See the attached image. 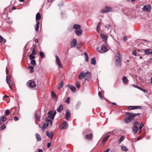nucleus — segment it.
Here are the masks:
<instances>
[{
    "mask_svg": "<svg viewBox=\"0 0 152 152\" xmlns=\"http://www.w3.org/2000/svg\"><path fill=\"white\" fill-rule=\"evenodd\" d=\"M41 18V16L39 12L37 13L36 16V22H39V20H40Z\"/></svg>",
    "mask_w": 152,
    "mask_h": 152,
    "instance_id": "dca6fc26",
    "label": "nucleus"
},
{
    "mask_svg": "<svg viewBox=\"0 0 152 152\" xmlns=\"http://www.w3.org/2000/svg\"><path fill=\"white\" fill-rule=\"evenodd\" d=\"M127 1L128 2H134L135 1V0H127Z\"/></svg>",
    "mask_w": 152,
    "mask_h": 152,
    "instance_id": "69168bd1",
    "label": "nucleus"
},
{
    "mask_svg": "<svg viewBox=\"0 0 152 152\" xmlns=\"http://www.w3.org/2000/svg\"><path fill=\"white\" fill-rule=\"evenodd\" d=\"M71 115V113L70 111L67 110L66 111V115L65 116V118L67 120H68L69 119V118L70 116Z\"/></svg>",
    "mask_w": 152,
    "mask_h": 152,
    "instance_id": "f8f14e48",
    "label": "nucleus"
},
{
    "mask_svg": "<svg viewBox=\"0 0 152 152\" xmlns=\"http://www.w3.org/2000/svg\"><path fill=\"white\" fill-rule=\"evenodd\" d=\"M107 39H104L103 42H102V43H107Z\"/></svg>",
    "mask_w": 152,
    "mask_h": 152,
    "instance_id": "4d7b16f0",
    "label": "nucleus"
},
{
    "mask_svg": "<svg viewBox=\"0 0 152 152\" xmlns=\"http://www.w3.org/2000/svg\"><path fill=\"white\" fill-rule=\"evenodd\" d=\"M52 112L50 111H49L48 113V116L50 117V118H51L52 119H53L54 118V116H53V114H52Z\"/></svg>",
    "mask_w": 152,
    "mask_h": 152,
    "instance_id": "a878e982",
    "label": "nucleus"
},
{
    "mask_svg": "<svg viewBox=\"0 0 152 152\" xmlns=\"http://www.w3.org/2000/svg\"><path fill=\"white\" fill-rule=\"evenodd\" d=\"M96 63V61L95 57H94L91 59V64L93 65H95Z\"/></svg>",
    "mask_w": 152,
    "mask_h": 152,
    "instance_id": "c756f323",
    "label": "nucleus"
},
{
    "mask_svg": "<svg viewBox=\"0 0 152 152\" xmlns=\"http://www.w3.org/2000/svg\"><path fill=\"white\" fill-rule=\"evenodd\" d=\"M144 53L145 55L152 54V50L150 49H146L145 50Z\"/></svg>",
    "mask_w": 152,
    "mask_h": 152,
    "instance_id": "ddd939ff",
    "label": "nucleus"
},
{
    "mask_svg": "<svg viewBox=\"0 0 152 152\" xmlns=\"http://www.w3.org/2000/svg\"><path fill=\"white\" fill-rule=\"evenodd\" d=\"M132 113H129V112H126L125 113V115H129L130 114H131Z\"/></svg>",
    "mask_w": 152,
    "mask_h": 152,
    "instance_id": "e2e57ef3",
    "label": "nucleus"
},
{
    "mask_svg": "<svg viewBox=\"0 0 152 152\" xmlns=\"http://www.w3.org/2000/svg\"><path fill=\"white\" fill-rule=\"evenodd\" d=\"M9 76H6V81L7 83L9 84H10V82H11V76H10L9 77Z\"/></svg>",
    "mask_w": 152,
    "mask_h": 152,
    "instance_id": "4be33fe9",
    "label": "nucleus"
},
{
    "mask_svg": "<svg viewBox=\"0 0 152 152\" xmlns=\"http://www.w3.org/2000/svg\"><path fill=\"white\" fill-rule=\"evenodd\" d=\"M28 86L30 88H34L36 86L35 82L32 80L28 81L27 83Z\"/></svg>",
    "mask_w": 152,
    "mask_h": 152,
    "instance_id": "20e7f679",
    "label": "nucleus"
},
{
    "mask_svg": "<svg viewBox=\"0 0 152 152\" xmlns=\"http://www.w3.org/2000/svg\"><path fill=\"white\" fill-rule=\"evenodd\" d=\"M7 120V118L4 116H1L0 118V120L2 121L3 122H4Z\"/></svg>",
    "mask_w": 152,
    "mask_h": 152,
    "instance_id": "cd10ccee",
    "label": "nucleus"
},
{
    "mask_svg": "<svg viewBox=\"0 0 152 152\" xmlns=\"http://www.w3.org/2000/svg\"><path fill=\"white\" fill-rule=\"evenodd\" d=\"M75 85L78 88H79L80 85V82H76L75 83Z\"/></svg>",
    "mask_w": 152,
    "mask_h": 152,
    "instance_id": "c03bdc74",
    "label": "nucleus"
},
{
    "mask_svg": "<svg viewBox=\"0 0 152 152\" xmlns=\"http://www.w3.org/2000/svg\"><path fill=\"white\" fill-rule=\"evenodd\" d=\"M135 87L137 88L138 89H139L140 90H141V89H142V88L137 86H136V85H133Z\"/></svg>",
    "mask_w": 152,
    "mask_h": 152,
    "instance_id": "680f3d73",
    "label": "nucleus"
},
{
    "mask_svg": "<svg viewBox=\"0 0 152 152\" xmlns=\"http://www.w3.org/2000/svg\"><path fill=\"white\" fill-rule=\"evenodd\" d=\"M10 114V110H6L5 112V115L6 116Z\"/></svg>",
    "mask_w": 152,
    "mask_h": 152,
    "instance_id": "a18cd8bd",
    "label": "nucleus"
},
{
    "mask_svg": "<svg viewBox=\"0 0 152 152\" xmlns=\"http://www.w3.org/2000/svg\"><path fill=\"white\" fill-rule=\"evenodd\" d=\"M80 26L78 24H75L73 26V29H75L76 30L80 29Z\"/></svg>",
    "mask_w": 152,
    "mask_h": 152,
    "instance_id": "412c9836",
    "label": "nucleus"
},
{
    "mask_svg": "<svg viewBox=\"0 0 152 152\" xmlns=\"http://www.w3.org/2000/svg\"><path fill=\"white\" fill-rule=\"evenodd\" d=\"M33 55H36V53L35 51V49L34 48L32 51V54Z\"/></svg>",
    "mask_w": 152,
    "mask_h": 152,
    "instance_id": "09e8293b",
    "label": "nucleus"
},
{
    "mask_svg": "<svg viewBox=\"0 0 152 152\" xmlns=\"http://www.w3.org/2000/svg\"><path fill=\"white\" fill-rule=\"evenodd\" d=\"M132 53L134 56H136L137 55V53L136 51V50H133L132 52Z\"/></svg>",
    "mask_w": 152,
    "mask_h": 152,
    "instance_id": "13d9d810",
    "label": "nucleus"
},
{
    "mask_svg": "<svg viewBox=\"0 0 152 152\" xmlns=\"http://www.w3.org/2000/svg\"><path fill=\"white\" fill-rule=\"evenodd\" d=\"M113 11L112 9L108 6H106L105 8L101 10L102 13H106Z\"/></svg>",
    "mask_w": 152,
    "mask_h": 152,
    "instance_id": "39448f33",
    "label": "nucleus"
},
{
    "mask_svg": "<svg viewBox=\"0 0 152 152\" xmlns=\"http://www.w3.org/2000/svg\"><path fill=\"white\" fill-rule=\"evenodd\" d=\"M132 120L130 119L129 117L128 116L126 117L124 119V121L126 123H130Z\"/></svg>",
    "mask_w": 152,
    "mask_h": 152,
    "instance_id": "b1692460",
    "label": "nucleus"
},
{
    "mask_svg": "<svg viewBox=\"0 0 152 152\" xmlns=\"http://www.w3.org/2000/svg\"><path fill=\"white\" fill-rule=\"evenodd\" d=\"M77 41L76 39H73L71 42V47L73 48L75 47L77 44Z\"/></svg>",
    "mask_w": 152,
    "mask_h": 152,
    "instance_id": "9d476101",
    "label": "nucleus"
},
{
    "mask_svg": "<svg viewBox=\"0 0 152 152\" xmlns=\"http://www.w3.org/2000/svg\"><path fill=\"white\" fill-rule=\"evenodd\" d=\"M51 146V142H49L48 143L47 147L49 148Z\"/></svg>",
    "mask_w": 152,
    "mask_h": 152,
    "instance_id": "338daca9",
    "label": "nucleus"
},
{
    "mask_svg": "<svg viewBox=\"0 0 152 152\" xmlns=\"http://www.w3.org/2000/svg\"><path fill=\"white\" fill-rule=\"evenodd\" d=\"M84 55L85 56V60L86 61H88V55L86 52H84Z\"/></svg>",
    "mask_w": 152,
    "mask_h": 152,
    "instance_id": "72a5a7b5",
    "label": "nucleus"
},
{
    "mask_svg": "<svg viewBox=\"0 0 152 152\" xmlns=\"http://www.w3.org/2000/svg\"><path fill=\"white\" fill-rule=\"evenodd\" d=\"M66 86H68L69 88L71 89L72 92H75L76 91V88L75 86L70 85H68Z\"/></svg>",
    "mask_w": 152,
    "mask_h": 152,
    "instance_id": "9b49d317",
    "label": "nucleus"
},
{
    "mask_svg": "<svg viewBox=\"0 0 152 152\" xmlns=\"http://www.w3.org/2000/svg\"><path fill=\"white\" fill-rule=\"evenodd\" d=\"M125 139V137L124 136H122L120 139L119 140L118 142L119 143H120L122 142Z\"/></svg>",
    "mask_w": 152,
    "mask_h": 152,
    "instance_id": "473e14b6",
    "label": "nucleus"
},
{
    "mask_svg": "<svg viewBox=\"0 0 152 152\" xmlns=\"http://www.w3.org/2000/svg\"><path fill=\"white\" fill-rule=\"evenodd\" d=\"M31 64L34 66H35L36 65V62L35 60H31Z\"/></svg>",
    "mask_w": 152,
    "mask_h": 152,
    "instance_id": "ea45409f",
    "label": "nucleus"
},
{
    "mask_svg": "<svg viewBox=\"0 0 152 152\" xmlns=\"http://www.w3.org/2000/svg\"><path fill=\"white\" fill-rule=\"evenodd\" d=\"M35 123L36 124H37L36 123V121H39L40 119V114L39 112H36L35 114Z\"/></svg>",
    "mask_w": 152,
    "mask_h": 152,
    "instance_id": "0eeeda50",
    "label": "nucleus"
},
{
    "mask_svg": "<svg viewBox=\"0 0 152 152\" xmlns=\"http://www.w3.org/2000/svg\"><path fill=\"white\" fill-rule=\"evenodd\" d=\"M139 129L138 126H133L132 128V131L134 133L136 132Z\"/></svg>",
    "mask_w": 152,
    "mask_h": 152,
    "instance_id": "aec40b11",
    "label": "nucleus"
},
{
    "mask_svg": "<svg viewBox=\"0 0 152 152\" xmlns=\"http://www.w3.org/2000/svg\"><path fill=\"white\" fill-rule=\"evenodd\" d=\"M122 80L123 81V83L125 84L126 83L128 82V79L125 76H123L122 77Z\"/></svg>",
    "mask_w": 152,
    "mask_h": 152,
    "instance_id": "2f4dec72",
    "label": "nucleus"
},
{
    "mask_svg": "<svg viewBox=\"0 0 152 152\" xmlns=\"http://www.w3.org/2000/svg\"><path fill=\"white\" fill-rule=\"evenodd\" d=\"M28 68L31 69H34V67L32 66H29L28 67Z\"/></svg>",
    "mask_w": 152,
    "mask_h": 152,
    "instance_id": "0e129e2a",
    "label": "nucleus"
},
{
    "mask_svg": "<svg viewBox=\"0 0 152 152\" xmlns=\"http://www.w3.org/2000/svg\"><path fill=\"white\" fill-rule=\"evenodd\" d=\"M108 45L107 43H102L101 47V50H99V48H97L96 50L97 52L100 53H103L107 52V47Z\"/></svg>",
    "mask_w": 152,
    "mask_h": 152,
    "instance_id": "f257e3e1",
    "label": "nucleus"
},
{
    "mask_svg": "<svg viewBox=\"0 0 152 152\" xmlns=\"http://www.w3.org/2000/svg\"><path fill=\"white\" fill-rule=\"evenodd\" d=\"M57 64L59 67H60V68L62 67V66H63L61 64V61L60 62H58V63H57Z\"/></svg>",
    "mask_w": 152,
    "mask_h": 152,
    "instance_id": "5fc2aeb1",
    "label": "nucleus"
},
{
    "mask_svg": "<svg viewBox=\"0 0 152 152\" xmlns=\"http://www.w3.org/2000/svg\"><path fill=\"white\" fill-rule=\"evenodd\" d=\"M141 115V114L140 113H132L131 114H130V115L128 116L129 117L130 119H131V120H132L134 119V117L136 115L139 116Z\"/></svg>",
    "mask_w": 152,
    "mask_h": 152,
    "instance_id": "6e6552de",
    "label": "nucleus"
},
{
    "mask_svg": "<svg viewBox=\"0 0 152 152\" xmlns=\"http://www.w3.org/2000/svg\"><path fill=\"white\" fill-rule=\"evenodd\" d=\"M110 135H107L106 136L104 137L102 140V143H105L108 140L109 137Z\"/></svg>",
    "mask_w": 152,
    "mask_h": 152,
    "instance_id": "6ab92c4d",
    "label": "nucleus"
},
{
    "mask_svg": "<svg viewBox=\"0 0 152 152\" xmlns=\"http://www.w3.org/2000/svg\"><path fill=\"white\" fill-rule=\"evenodd\" d=\"M39 54L42 58H43L45 57V55L43 52L40 51L39 53Z\"/></svg>",
    "mask_w": 152,
    "mask_h": 152,
    "instance_id": "c9c22d12",
    "label": "nucleus"
},
{
    "mask_svg": "<svg viewBox=\"0 0 152 152\" xmlns=\"http://www.w3.org/2000/svg\"><path fill=\"white\" fill-rule=\"evenodd\" d=\"M80 105V102L78 103L76 105V108L77 109H78L79 108V106Z\"/></svg>",
    "mask_w": 152,
    "mask_h": 152,
    "instance_id": "6e6d98bb",
    "label": "nucleus"
},
{
    "mask_svg": "<svg viewBox=\"0 0 152 152\" xmlns=\"http://www.w3.org/2000/svg\"><path fill=\"white\" fill-rule=\"evenodd\" d=\"M56 60L57 63H58V62H60L59 58L57 56H56Z\"/></svg>",
    "mask_w": 152,
    "mask_h": 152,
    "instance_id": "de8ad7c7",
    "label": "nucleus"
},
{
    "mask_svg": "<svg viewBox=\"0 0 152 152\" xmlns=\"http://www.w3.org/2000/svg\"><path fill=\"white\" fill-rule=\"evenodd\" d=\"M98 95L100 98H102V94L101 92L100 91H99L98 93Z\"/></svg>",
    "mask_w": 152,
    "mask_h": 152,
    "instance_id": "052dcab7",
    "label": "nucleus"
},
{
    "mask_svg": "<svg viewBox=\"0 0 152 152\" xmlns=\"http://www.w3.org/2000/svg\"><path fill=\"white\" fill-rule=\"evenodd\" d=\"M35 58V57L32 54H31L29 56V58L30 60H33Z\"/></svg>",
    "mask_w": 152,
    "mask_h": 152,
    "instance_id": "79ce46f5",
    "label": "nucleus"
},
{
    "mask_svg": "<svg viewBox=\"0 0 152 152\" xmlns=\"http://www.w3.org/2000/svg\"><path fill=\"white\" fill-rule=\"evenodd\" d=\"M141 107V106H129L128 108L129 110H134L137 109H140Z\"/></svg>",
    "mask_w": 152,
    "mask_h": 152,
    "instance_id": "1a4fd4ad",
    "label": "nucleus"
},
{
    "mask_svg": "<svg viewBox=\"0 0 152 152\" xmlns=\"http://www.w3.org/2000/svg\"><path fill=\"white\" fill-rule=\"evenodd\" d=\"M48 125L47 123H45L43 124V128L44 129H45L48 128Z\"/></svg>",
    "mask_w": 152,
    "mask_h": 152,
    "instance_id": "a19ab883",
    "label": "nucleus"
},
{
    "mask_svg": "<svg viewBox=\"0 0 152 152\" xmlns=\"http://www.w3.org/2000/svg\"><path fill=\"white\" fill-rule=\"evenodd\" d=\"M122 56L120 55L118 57V58H117L115 61V64L116 66H119L121 65V61Z\"/></svg>",
    "mask_w": 152,
    "mask_h": 152,
    "instance_id": "7ed1b4c3",
    "label": "nucleus"
},
{
    "mask_svg": "<svg viewBox=\"0 0 152 152\" xmlns=\"http://www.w3.org/2000/svg\"><path fill=\"white\" fill-rule=\"evenodd\" d=\"M63 82L62 80H61V81L60 84L58 86V89H59L61 88L63 86Z\"/></svg>",
    "mask_w": 152,
    "mask_h": 152,
    "instance_id": "4c0bfd02",
    "label": "nucleus"
},
{
    "mask_svg": "<svg viewBox=\"0 0 152 152\" xmlns=\"http://www.w3.org/2000/svg\"><path fill=\"white\" fill-rule=\"evenodd\" d=\"M93 137V135L92 134H86L85 137L87 139L89 140H91Z\"/></svg>",
    "mask_w": 152,
    "mask_h": 152,
    "instance_id": "f3484780",
    "label": "nucleus"
},
{
    "mask_svg": "<svg viewBox=\"0 0 152 152\" xmlns=\"http://www.w3.org/2000/svg\"><path fill=\"white\" fill-rule=\"evenodd\" d=\"M132 120L130 119L129 117L128 116L126 117L124 119V121L126 123H130Z\"/></svg>",
    "mask_w": 152,
    "mask_h": 152,
    "instance_id": "393cba45",
    "label": "nucleus"
},
{
    "mask_svg": "<svg viewBox=\"0 0 152 152\" xmlns=\"http://www.w3.org/2000/svg\"><path fill=\"white\" fill-rule=\"evenodd\" d=\"M139 125V123L137 121H134V126H138Z\"/></svg>",
    "mask_w": 152,
    "mask_h": 152,
    "instance_id": "37998d69",
    "label": "nucleus"
},
{
    "mask_svg": "<svg viewBox=\"0 0 152 152\" xmlns=\"http://www.w3.org/2000/svg\"><path fill=\"white\" fill-rule=\"evenodd\" d=\"M101 25V22H99L97 24V29H96V31L97 32L99 33V29L100 28V26Z\"/></svg>",
    "mask_w": 152,
    "mask_h": 152,
    "instance_id": "58836bf2",
    "label": "nucleus"
},
{
    "mask_svg": "<svg viewBox=\"0 0 152 152\" xmlns=\"http://www.w3.org/2000/svg\"><path fill=\"white\" fill-rule=\"evenodd\" d=\"M45 120L47 122L48 121H51V120L50 119V117L48 116V117H46L45 118Z\"/></svg>",
    "mask_w": 152,
    "mask_h": 152,
    "instance_id": "603ef678",
    "label": "nucleus"
},
{
    "mask_svg": "<svg viewBox=\"0 0 152 152\" xmlns=\"http://www.w3.org/2000/svg\"><path fill=\"white\" fill-rule=\"evenodd\" d=\"M139 125H140V126H139V134H140L141 132V129H142V128L144 124L142 123H140V124Z\"/></svg>",
    "mask_w": 152,
    "mask_h": 152,
    "instance_id": "7c9ffc66",
    "label": "nucleus"
},
{
    "mask_svg": "<svg viewBox=\"0 0 152 152\" xmlns=\"http://www.w3.org/2000/svg\"><path fill=\"white\" fill-rule=\"evenodd\" d=\"M36 139L37 141H39L41 140V138L40 136L38 133H36L35 134Z\"/></svg>",
    "mask_w": 152,
    "mask_h": 152,
    "instance_id": "5701e85b",
    "label": "nucleus"
},
{
    "mask_svg": "<svg viewBox=\"0 0 152 152\" xmlns=\"http://www.w3.org/2000/svg\"><path fill=\"white\" fill-rule=\"evenodd\" d=\"M101 38H107V36L106 35L103 34H101Z\"/></svg>",
    "mask_w": 152,
    "mask_h": 152,
    "instance_id": "8fccbe9b",
    "label": "nucleus"
},
{
    "mask_svg": "<svg viewBox=\"0 0 152 152\" xmlns=\"http://www.w3.org/2000/svg\"><path fill=\"white\" fill-rule=\"evenodd\" d=\"M70 98L69 97H67V99L66 100V102L67 104H69L70 102Z\"/></svg>",
    "mask_w": 152,
    "mask_h": 152,
    "instance_id": "864d4df0",
    "label": "nucleus"
},
{
    "mask_svg": "<svg viewBox=\"0 0 152 152\" xmlns=\"http://www.w3.org/2000/svg\"><path fill=\"white\" fill-rule=\"evenodd\" d=\"M82 32L83 31L81 29H80L77 30H75V33H76V35L77 36H80L81 35Z\"/></svg>",
    "mask_w": 152,
    "mask_h": 152,
    "instance_id": "a211bd4d",
    "label": "nucleus"
},
{
    "mask_svg": "<svg viewBox=\"0 0 152 152\" xmlns=\"http://www.w3.org/2000/svg\"><path fill=\"white\" fill-rule=\"evenodd\" d=\"M37 23L36 24V27L35 28V30L36 31H37L39 30V22H36Z\"/></svg>",
    "mask_w": 152,
    "mask_h": 152,
    "instance_id": "e433bc0d",
    "label": "nucleus"
},
{
    "mask_svg": "<svg viewBox=\"0 0 152 152\" xmlns=\"http://www.w3.org/2000/svg\"><path fill=\"white\" fill-rule=\"evenodd\" d=\"M151 9V7L150 5H145L142 8V10L145 11H146L148 12H150Z\"/></svg>",
    "mask_w": 152,
    "mask_h": 152,
    "instance_id": "423d86ee",
    "label": "nucleus"
},
{
    "mask_svg": "<svg viewBox=\"0 0 152 152\" xmlns=\"http://www.w3.org/2000/svg\"><path fill=\"white\" fill-rule=\"evenodd\" d=\"M14 119L15 120V121H18V120L19 118H18L17 117L15 116L14 117Z\"/></svg>",
    "mask_w": 152,
    "mask_h": 152,
    "instance_id": "774afa93",
    "label": "nucleus"
},
{
    "mask_svg": "<svg viewBox=\"0 0 152 152\" xmlns=\"http://www.w3.org/2000/svg\"><path fill=\"white\" fill-rule=\"evenodd\" d=\"M46 135L49 137L51 140L52 139L53 136V132H46Z\"/></svg>",
    "mask_w": 152,
    "mask_h": 152,
    "instance_id": "4468645a",
    "label": "nucleus"
},
{
    "mask_svg": "<svg viewBox=\"0 0 152 152\" xmlns=\"http://www.w3.org/2000/svg\"><path fill=\"white\" fill-rule=\"evenodd\" d=\"M121 150L123 151H127L128 150V149L125 146L123 145L121 147Z\"/></svg>",
    "mask_w": 152,
    "mask_h": 152,
    "instance_id": "c85d7f7f",
    "label": "nucleus"
},
{
    "mask_svg": "<svg viewBox=\"0 0 152 152\" xmlns=\"http://www.w3.org/2000/svg\"><path fill=\"white\" fill-rule=\"evenodd\" d=\"M5 126L4 125H3L0 127V129L1 130H3L5 128Z\"/></svg>",
    "mask_w": 152,
    "mask_h": 152,
    "instance_id": "3c124183",
    "label": "nucleus"
},
{
    "mask_svg": "<svg viewBox=\"0 0 152 152\" xmlns=\"http://www.w3.org/2000/svg\"><path fill=\"white\" fill-rule=\"evenodd\" d=\"M63 106L61 104L60 105L58 108L57 111L58 112L61 113L63 110Z\"/></svg>",
    "mask_w": 152,
    "mask_h": 152,
    "instance_id": "bb28decb",
    "label": "nucleus"
},
{
    "mask_svg": "<svg viewBox=\"0 0 152 152\" xmlns=\"http://www.w3.org/2000/svg\"><path fill=\"white\" fill-rule=\"evenodd\" d=\"M90 73L89 72H87L86 73H85L84 71L82 72L78 76V78L80 80H82L86 76L88 77L90 76Z\"/></svg>",
    "mask_w": 152,
    "mask_h": 152,
    "instance_id": "f03ea898",
    "label": "nucleus"
},
{
    "mask_svg": "<svg viewBox=\"0 0 152 152\" xmlns=\"http://www.w3.org/2000/svg\"><path fill=\"white\" fill-rule=\"evenodd\" d=\"M51 96L52 98L54 99H56V96L55 93L53 91H52V92Z\"/></svg>",
    "mask_w": 152,
    "mask_h": 152,
    "instance_id": "f704fd0d",
    "label": "nucleus"
},
{
    "mask_svg": "<svg viewBox=\"0 0 152 152\" xmlns=\"http://www.w3.org/2000/svg\"><path fill=\"white\" fill-rule=\"evenodd\" d=\"M141 90L143 91V92H144L145 94H147L148 93V91H147L145 89L142 88V89H141Z\"/></svg>",
    "mask_w": 152,
    "mask_h": 152,
    "instance_id": "bf43d9fd",
    "label": "nucleus"
},
{
    "mask_svg": "<svg viewBox=\"0 0 152 152\" xmlns=\"http://www.w3.org/2000/svg\"><path fill=\"white\" fill-rule=\"evenodd\" d=\"M46 123L48 125H50V126H51L53 124V121L52 120L49 121H48Z\"/></svg>",
    "mask_w": 152,
    "mask_h": 152,
    "instance_id": "49530a36",
    "label": "nucleus"
},
{
    "mask_svg": "<svg viewBox=\"0 0 152 152\" xmlns=\"http://www.w3.org/2000/svg\"><path fill=\"white\" fill-rule=\"evenodd\" d=\"M62 124L63 125V126L62 128V129H65L67 128L68 126V123L66 121H64L63 122Z\"/></svg>",
    "mask_w": 152,
    "mask_h": 152,
    "instance_id": "2eb2a0df",
    "label": "nucleus"
}]
</instances>
